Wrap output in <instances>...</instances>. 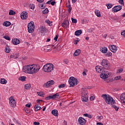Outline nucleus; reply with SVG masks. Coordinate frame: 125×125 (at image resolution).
Wrapping results in <instances>:
<instances>
[{
	"instance_id": "1",
	"label": "nucleus",
	"mask_w": 125,
	"mask_h": 125,
	"mask_svg": "<svg viewBox=\"0 0 125 125\" xmlns=\"http://www.w3.org/2000/svg\"><path fill=\"white\" fill-rule=\"evenodd\" d=\"M40 65L37 64L28 65L24 66L22 68V71L26 74H36L38 73V71H40Z\"/></svg>"
},
{
	"instance_id": "2",
	"label": "nucleus",
	"mask_w": 125,
	"mask_h": 125,
	"mask_svg": "<svg viewBox=\"0 0 125 125\" xmlns=\"http://www.w3.org/2000/svg\"><path fill=\"white\" fill-rule=\"evenodd\" d=\"M96 72H98V73H102L100 74V77L103 80L108 79V76L110 75V73L108 71L102 69L101 66L99 65H98L96 67Z\"/></svg>"
},
{
	"instance_id": "3",
	"label": "nucleus",
	"mask_w": 125,
	"mask_h": 125,
	"mask_svg": "<svg viewBox=\"0 0 125 125\" xmlns=\"http://www.w3.org/2000/svg\"><path fill=\"white\" fill-rule=\"evenodd\" d=\"M102 97L104 98V100L105 102L107 104H111V105H113V104H115V103L116 101L113 98L110 96L109 95H107L104 94L102 95Z\"/></svg>"
},
{
	"instance_id": "4",
	"label": "nucleus",
	"mask_w": 125,
	"mask_h": 125,
	"mask_svg": "<svg viewBox=\"0 0 125 125\" xmlns=\"http://www.w3.org/2000/svg\"><path fill=\"white\" fill-rule=\"evenodd\" d=\"M54 65L52 63H47L43 66L42 70L45 73H50L52 72Z\"/></svg>"
},
{
	"instance_id": "5",
	"label": "nucleus",
	"mask_w": 125,
	"mask_h": 125,
	"mask_svg": "<svg viewBox=\"0 0 125 125\" xmlns=\"http://www.w3.org/2000/svg\"><path fill=\"white\" fill-rule=\"evenodd\" d=\"M68 83L70 84V87H74L75 85L78 84V80L75 77H71L69 79Z\"/></svg>"
},
{
	"instance_id": "6",
	"label": "nucleus",
	"mask_w": 125,
	"mask_h": 125,
	"mask_svg": "<svg viewBox=\"0 0 125 125\" xmlns=\"http://www.w3.org/2000/svg\"><path fill=\"white\" fill-rule=\"evenodd\" d=\"M101 63L104 69H105V70L110 69V63H109V61H108V60L104 59Z\"/></svg>"
},
{
	"instance_id": "7",
	"label": "nucleus",
	"mask_w": 125,
	"mask_h": 125,
	"mask_svg": "<svg viewBox=\"0 0 125 125\" xmlns=\"http://www.w3.org/2000/svg\"><path fill=\"white\" fill-rule=\"evenodd\" d=\"M28 31L29 33H33L35 30V24L30 22L27 25Z\"/></svg>"
},
{
	"instance_id": "8",
	"label": "nucleus",
	"mask_w": 125,
	"mask_h": 125,
	"mask_svg": "<svg viewBox=\"0 0 125 125\" xmlns=\"http://www.w3.org/2000/svg\"><path fill=\"white\" fill-rule=\"evenodd\" d=\"M88 92L85 91L82 94V100L83 102H87L88 101Z\"/></svg>"
},
{
	"instance_id": "9",
	"label": "nucleus",
	"mask_w": 125,
	"mask_h": 125,
	"mask_svg": "<svg viewBox=\"0 0 125 125\" xmlns=\"http://www.w3.org/2000/svg\"><path fill=\"white\" fill-rule=\"evenodd\" d=\"M9 100L11 107H15L16 106V102H15V100L13 97H10Z\"/></svg>"
},
{
	"instance_id": "10",
	"label": "nucleus",
	"mask_w": 125,
	"mask_h": 125,
	"mask_svg": "<svg viewBox=\"0 0 125 125\" xmlns=\"http://www.w3.org/2000/svg\"><path fill=\"white\" fill-rule=\"evenodd\" d=\"M53 84H54V82L53 81V80H51L44 83L43 85V87L47 88V87H49L50 85H53Z\"/></svg>"
},
{
	"instance_id": "11",
	"label": "nucleus",
	"mask_w": 125,
	"mask_h": 125,
	"mask_svg": "<svg viewBox=\"0 0 125 125\" xmlns=\"http://www.w3.org/2000/svg\"><path fill=\"white\" fill-rule=\"evenodd\" d=\"M109 48L112 52H113V53H116V52H117V50H118V48L114 45H110L109 46Z\"/></svg>"
},
{
	"instance_id": "12",
	"label": "nucleus",
	"mask_w": 125,
	"mask_h": 125,
	"mask_svg": "<svg viewBox=\"0 0 125 125\" xmlns=\"http://www.w3.org/2000/svg\"><path fill=\"white\" fill-rule=\"evenodd\" d=\"M122 7H123L121 5L115 6L112 9V10L114 12H118V11H120V10H121Z\"/></svg>"
},
{
	"instance_id": "13",
	"label": "nucleus",
	"mask_w": 125,
	"mask_h": 125,
	"mask_svg": "<svg viewBox=\"0 0 125 125\" xmlns=\"http://www.w3.org/2000/svg\"><path fill=\"white\" fill-rule=\"evenodd\" d=\"M78 123L80 124V125H85V123H86V120L84 119L83 117H80L78 119Z\"/></svg>"
},
{
	"instance_id": "14",
	"label": "nucleus",
	"mask_w": 125,
	"mask_h": 125,
	"mask_svg": "<svg viewBox=\"0 0 125 125\" xmlns=\"http://www.w3.org/2000/svg\"><path fill=\"white\" fill-rule=\"evenodd\" d=\"M21 19L22 20H24L25 19H27V17H28V13L27 12H23L21 14Z\"/></svg>"
},
{
	"instance_id": "15",
	"label": "nucleus",
	"mask_w": 125,
	"mask_h": 125,
	"mask_svg": "<svg viewBox=\"0 0 125 125\" xmlns=\"http://www.w3.org/2000/svg\"><path fill=\"white\" fill-rule=\"evenodd\" d=\"M62 26L63 28H67V27H69V21L67 20H64L62 23Z\"/></svg>"
},
{
	"instance_id": "16",
	"label": "nucleus",
	"mask_w": 125,
	"mask_h": 125,
	"mask_svg": "<svg viewBox=\"0 0 125 125\" xmlns=\"http://www.w3.org/2000/svg\"><path fill=\"white\" fill-rule=\"evenodd\" d=\"M40 30L41 31V34H45L47 31V29H46L44 26H41L40 28Z\"/></svg>"
},
{
	"instance_id": "17",
	"label": "nucleus",
	"mask_w": 125,
	"mask_h": 125,
	"mask_svg": "<svg viewBox=\"0 0 125 125\" xmlns=\"http://www.w3.org/2000/svg\"><path fill=\"white\" fill-rule=\"evenodd\" d=\"M100 51H101L102 53H107V52H108V49L107 47L104 46L100 48Z\"/></svg>"
},
{
	"instance_id": "18",
	"label": "nucleus",
	"mask_w": 125,
	"mask_h": 125,
	"mask_svg": "<svg viewBox=\"0 0 125 125\" xmlns=\"http://www.w3.org/2000/svg\"><path fill=\"white\" fill-rule=\"evenodd\" d=\"M12 43H13V44L15 45L19 44V43H20V40L17 39H15L14 40H12Z\"/></svg>"
},
{
	"instance_id": "19",
	"label": "nucleus",
	"mask_w": 125,
	"mask_h": 125,
	"mask_svg": "<svg viewBox=\"0 0 125 125\" xmlns=\"http://www.w3.org/2000/svg\"><path fill=\"white\" fill-rule=\"evenodd\" d=\"M120 99L121 100V102L122 103H124L125 104V94L123 93L120 96Z\"/></svg>"
},
{
	"instance_id": "20",
	"label": "nucleus",
	"mask_w": 125,
	"mask_h": 125,
	"mask_svg": "<svg viewBox=\"0 0 125 125\" xmlns=\"http://www.w3.org/2000/svg\"><path fill=\"white\" fill-rule=\"evenodd\" d=\"M52 96V99H56V98H58V99H60V96L59 95V94L56 93L54 95H53Z\"/></svg>"
},
{
	"instance_id": "21",
	"label": "nucleus",
	"mask_w": 125,
	"mask_h": 125,
	"mask_svg": "<svg viewBox=\"0 0 125 125\" xmlns=\"http://www.w3.org/2000/svg\"><path fill=\"white\" fill-rule=\"evenodd\" d=\"M81 52H82L81 50L77 49L75 51L73 55H74V56H79V55H80V54H81Z\"/></svg>"
},
{
	"instance_id": "22",
	"label": "nucleus",
	"mask_w": 125,
	"mask_h": 125,
	"mask_svg": "<svg viewBox=\"0 0 125 125\" xmlns=\"http://www.w3.org/2000/svg\"><path fill=\"white\" fill-rule=\"evenodd\" d=\"M52 114L53 116H55L56 117H58V110L56 109H54L52 111Z\"/></svg>"
},
{
	"instance_id": "23",
	"label": "nucleus",
	"mask_w": 125,
	"mask_h": 125,
	"mask_svg": "<svg viewBox=\"0 0 125 125\" xmlns=\"http://www.w3.org/2000/svg\"><path fill=\"white\" fill-rule=\"evenodd\" d=\"M82 34H83V31H82V30H77L75 32V36H79L80 35H82Z\"/></svg>"
},
{
	"instance_id": "24",
	"label": "nucleus",
	"mask_w": 125,
	"mask_h": 125,
	"mask_svg": "<svg viewBox=\"0 0 125 125\" xmlns=\"http://www.w3.org/2000/svg\"><path fill=\"white\" fill-rule=\"evenodd\" d=\"M0 83H1L2 84H6V83H7V81H6V80H5V79L2 78V79H1V80H0Z\"/></svg>"
},
{
	"instance_id": "25",
	"label": "nucleus",
	"mask_w": 125,
	"mask_h": 125,
	"mask_svg": "<svg viewBox=\"0 0 125 125\" xmlns=\"http://www.w3.org/2000/svg\"><path fill=\"white\" fill-rule=\"evenodd\" d=\"M3 25L5 27H8L11 25V23H10L9 21H5L3 22Z\"/></svg>"
},
{
	"instance_id": "26",
	"label": "nucleus",
	"mask_w": 125,
	"mask_h": 125,
	"mask_svg": "<svg viewBox=\"0 0 125 125\" xmlns=\"http://www.w3.org/2000/svg\"><path fill=\"white\" fill-rule=\"evenodd\" d=\"M34 108L35 112H38L39 110H40L41 109V106H40V104H37L34 106Z\"/></svg>"
},
{
	"instance_id": "27",
	"label": "nucleus",
	"mask_w": 125,
	"mask_h": 125,
	"mask_svg": "<svg viewBox=\"0 0 125 125\" xmlns=\"http://www.w3.org/2000/svg\"><path fill=\"white\" fill-rule=\"evenodd\" d=\"M19 81H21V82H25V81H26V77L21 76L19 78Z\"/></svg>"
},
{
	"instance_id": "28",
	"label": "nucleus",
	"mask_w": 125,
	"mask_h": 125,
	"mask_svg": "<svg viewBox=\"0 0 125 125\" xmlns=\"http://www.w3.org/2000/svg\"><path fill=\"white\" fill-rule=\"evenodd\" d=\"M95 13L96 15H97V16L98 17H101V15L100 14V11H99V10H96L95 11Z\"/></svg>"
},
{
	"instance_id": "29",
	"label": "nucleus",
	"mask_w": 125,
	"mask_h": 125,
	"mask_svg": "<svg viewBox=\"0 0 125 125\" xmlns=\"http://www.w3.org/2000/svg\"><path fill=\"white\" fill-rule=\"evenodd\" d=\"M66 7L68 8V11L69 13H71V11H72V6L70 4H69L66 6Z\"/></svg>"
},
{
	"instance_id": "30",
	"label": "nucleus",
	"mask_w": 125,
	"mask_h": 125,
	"mask_svg": "<svg viewBox=\"0 0 125 125\" xmlns=\"http://www.w3.org/2000/svg\"><path fill=\"white\" fill-rule=\"evenodd\" d=\"M45 23H46L47 24H48V25H49V26H52V21H49V20H47L45 21Z\"/></svg>"
},
{
	"instance_id": "31",
	"label": "nucleus",
	"mask_w": 125,
	"mask_h": 125,
	"mask_svg": "<svg viewBox=\"0 0 125 125\" xmlns=\"http://www.w3.org/2000/svg\"><path fill=\"white\" fill-rule=\"evenodd\" d=\"M15 14H16V13L14 11L12 10L9 11V15H15Z\"/></svg>"
},
{
	"instance_id": "32",
	"label": "nucleus",
	"mask_w": 125,
	"mask_h": 125,
	"mask_svg": "<svg viewBox=\"0 0 125 125\" xmlns=\"http://www.w3.org/2000/svg\"><path fill=\"white\" fill-rule=\"evenodd\" d=\"M24 88L25 89H30L31 88V84H25L24 86Z\"/></svg>"
},
{
	"instance_id": "33",
	"label": "nucleus",
	"mask_w": 125,
	"mask_h": 125,
	"mask_svg": "<svg viewBox=\"0 0 125 125\" xmlns=\"http://www.w3.org/2000/svg\"><path fill=\"white\" fill-rule=\"evenodd\" d=\"M37 94L38 95H39V96L41 97H42L44 95V93H43V92H38Z\"/></svg>"
},
{
	"instance_id": "34",
	"label": "nucleus",
	"mask_w": 125,
	"mask_h": 125,
	"mask_svg": "<svg viewBox=\"0 0 125 125\" xmlns=\"http://www.w3.org/2000/svg\"><path fill=\"white\" fill-rule=\"evenodd\" d=\"M121 79H122V76H118L115 77L114 78V80L115 81H119V80H121Z\"/></svg>"
},
{
	"instance_id": "35",
	"label": "nucleus",
	"mask_w": 125,
	"mask_h": 125,
	"mask_svg": "<svg viewBox=\"0 0 125 125\" xmlns=\"http://www.w3.org/2000/svg\"><path fill=\"white\" fill-rule=\"evenodd\" d=\"M106 6L108 8V9H110V8H112V7H113V5L111 4H106Z\"/></svg>"
},
{
	"instance_id": "36",
	"label": "nucleus",
	"mask_w": 125,
	"mask_h": 125,
	"mask_svg": "<svg viewBox=\"0 0 125 125\" xmlns=\"http://www.w3.org/2000/svg\"><path fill=\"white\" fill-rule=\"evenodd\" d=\"M48 8H45V9H44V10H43V11H42V13H43V14H46V13H48Z\"/></svg>"
},
{
	"instance_id": "37",
	"label": "nucleus",
	"mask_w": 125,
	"mask_h": 125,
	"mask_svg": "<svg viewBox=\"0 0 125 125\" xmlns=\"http://www.w3.org/2000/svg\"><path fill=\"white\" fill-rule=\"evenodd\" d=\"M106 57H110L112 56V53L111 52H108L107 54H105Z\"/></svg>"
},
{
	"instance_id": "38",
	"label": "nucleus",
	"mask_w": 125,
	"mask_h": 125,
	"mask_svg": "<svg viewBox=\"0 0 125 125\" xmlns=\"http://www.w3.org/2000/svg\"><path fill=\"white\" fill-rule=\"evenodd\" d=\"M112 107L114 108L116 111H118L119 110V107H118L117 106L114 105V104H111Z\"/></svg>"
},
{
	"instance_id": "39",
	"label": "nucleus",
	"mask_w": 125,
	"mask_h": 125,
	"mask_svg": "<svg viewBox=\"0 0 125 125\" xmlns=\"http://www.w3.org/2000/svg\"><path fill=\"white\" fill-rule=\"evenodd\" d=\"M118 2L120 4H122V5H125V2L124 1V0H119Z\"/></svg>"
},
{
	"instance_id": "40",
	"label": "nucleus",
	"mask_w": 125,
	"mask_h": 125,
	"mask_svg": "<svg viewBox=\"0 0 125 125\" xmlns=\"http://www.w3.org/2000/svg\"><path fill=\"white\" fill-rule=\"evenodd\" d=\"M29 7L31 9H35V5L34 4H30L29 5Z\"/></svg>"
},
{
	"instance_id": "41",
	"label": "nucleus",
	"mask_w": 125,
	"mask_h": 125,
	"mask_svg": "<svg viewBox=\"0 0 125 125\" xmlns=\"http://www.w3.org/2000/svg\"><path fill=\"white\" fill-rule=\"evenodd\" d=\"M19 57V55L18 54H14V59H17Z\"/></svg>"
},
{
	"instance_id": "42",
	"label": "nucleus",
	"mask_w": 125,
	"mask_h": 125,
	"mask_svg": "<svg viewBox=\"0 0 125 125\" xmlns=\"http://www.w3.org/2000/svg\"><path fill=\"white\" fill-rule=\"evenodd\" d=\"M45 100H50V99H52V96H49L48 97H46L45 98Z\"/></svg>"
},
{
	"instance_id": "43",
	"label": "nucleus",
	"mask_w": 125,
	"mask_h": 125,
	"mask_svg": "<svg viewBox=\"0 0 125 125\" xmlns=\"http://www.w3.org/2000/svg\"><path fill=\"white\" fill-rule=\"evenodd\" d=\"M97 120H99V121H101L102 120V119H103V116H97Z\"/></svg>"
},
{
	"instance_id": "44",
	"label": "nucleus",
	"mask_w": 125,
	"mask_h": 125,
	"mask_svg": "<svg viewBox=\"0 0 125 125\" xmlns=\"http://www.w3.org/2000/svg\"><path fill=\"white\" fill-rule=\"evenodd\" d=\"M65 87V84H61V85H59V88H64Z\"/></svg>"
},
{
	"instance_id": "45",
	"label": "nucleus",
	"mask_w": 125,
	"mask_h": 125,
	"mask_svg": "<svg viewBox=\"0 0 125 125\" xmlns=\"http://www.w3.org/2000/svg\"><path fill=\"white\" fill-rule=\"evenodd\" d=\"M72 22V23H77L78 22V21H77V19H75L73 18H71Z\"/></svg>"
},
{
	"instance_id": "46",
	"label": "nucleus",
	"mask_w": 125,
	"mask_h": 125,
	"mask_svg": "<svg viewBox=\"0 0 125 125\" xmlns=\"http://www.w3.org/2000/svg\"><path fill=\"white\" fill-rule=\"evenodd\" d=\"M94 30V28H90L88 29V33H92Z\"/></svg>"
},
{
	"instance_id": "47",
	"label": "nucleus",
	"mask_w": 125,
	"mask_h": 125,
	"mask_svg": "<svg viewBox=\"0 0 125 125\" xmlns=\"http://www.w3.org/2000/svg\"><path fill=\"white\" fill-rule=\"evenodd\" d=\"M4 39L7 40V41H10V38L7 36H4Z\"/></svg>"
},
{
	"instance_id": "48",
	"label": "nucleus",
	"mask_w": 125,
	"mask_h": 125,
	"mask_svg": "<svg viewBox=\"0 0 125 125\" xmlns=\"http://www.w3.org/2000/svg\"><path fill=\"white\" fill-rule=\"evenodd\" d=\"M58 37H59V36L58 35H57L56 37L54 38V40L55 41V42H57V40L58 39Z\"/></svg>"
},
{
	"instance_id": "49",
	"label": "nucleus",
	"mask_w": 125,
	"mask_h": 125,
	"mask_svg": "<svg viewBox=\"0 0 125 125\" xmlns=\"http://www.w3.org/2000/svg\"><path fill=\"white\" fill-rule=\"evenodd\" d=\"M121 36H123L125 38V30L121 32Z\"/></svg>"
},
{
	"instance_id": "50",
	"label": "nucleus",
	"mask_w": 125,
	"mask_h": 125,
	"mask_svg": "<svg viewBox=\"0 0 125 125\" xmlns=\"http://www.w3.org/2000/svg\"><path fill=\"white\" fill-rule=\"evenodd\" d=\"M6 53H9L10 52V48H6Z\"/></svg>"
},
{
	"instance_id": "51",
	"label": "nucleus",
	"mask_w": 125,
	"mask_h": 125,
	"mask_svg": "<svg viewBox=\"0 0 125 125\" xmlns=\"http://www.w3.org/2000/svg\"><path fill=\"white\" fill-rule=\"evenodd\" d=\"M80 42V41H79V40H74V44H78V42Z\"/></svg>"
},
{
	"instance_id": "52",
	"label": "nucleus",
	"mask_w": 125,
	"mask_h": 125,
	"mask_svg": "<svg viewBox=\"0 0 125 125\" xmlns=\"http://www.w3.org/2000/svg\"><path fill=\"white\" fill-rule=\"evenodd\" d=\"M31 104H27L25 105L26 107H27L28 108H30L31 107Z\"/></svg>"
},
{
	"instance_id": "53",
	"label": "nucleus",
	"mask_w": 125,
	"mask_h": 125,
	"mask_svg": "<svg viewBox=\"0 0 125 125\" xmlns=\"http://www.w3.org/2000/svg\"><path fill=\"white\" fill-rule=\"evenodd\" d=\"M43 4H41V8H42V9H44V8H45V6H43Z\"/></svg>"
},
{
	"instance_id": "54",
	"label": "nucleus",
	"mask_w": 125,
	"mask_h": 125,
	"mask_svg": "<svg viewBox=\"0 0 125 125\" xmlns=\"http://www.w3.org/2000/svg\"><path fill=\"white\" fill-rule=\"evenodd\" d=\"M94 99H95V98L93 97V96H91L90 98V100H91V101H93V100H94Z\"/></svg>"
},
{
	"instance_id": "55",
	"label": "nucleus",
	"mask_w": 125,
	"mask_h": 125,
	"mask_svg": "<svg viewBox=\"0 0 125 125\" xmlns=\"http://www.w3.org/2000/svg\"><path fill=\"white\" fill-rule=\"evenodd\" d=\"M123 71H124V69L123 68H120L119 69V73H122V72H123Z\"/></svg>"
},
{
	"instance_id": "56",
	"label": "nucleus",
	"mask_w": 125,
	"mask_h": 125,
	"mask_svg": "<svg viewBox=\"0 0 125 125\" xmlns=\"http://www.w3.org/2000/svg\"><path fill=\"white\" fill-rule=\"evenodd\" d=\"M34 125H40V123L37 122H34Z\"/></svg>"
},
{
	"instance_id": "57",
	"label": "nucleus",
	"mask_w": 125,
	"mask_h": 125,
	"mask_svg": "<svg viewBox=\"0 0 125 125\" xmlns=\"http://www.w3.org/2000/svg\"><path fill=\"white\" fill-rule=\"evenodd\" d=\"M51 5H55V1H53L51 2Z\"/></svg>"
},
{
	"instance_id": "58",
	"label": "nucleus",
	"mask_w": 125,
	"mask_h": 125,
	"mask_svg": "<svg viewBox=\"0 0 125 125\" xmlns=\"http://www.w3.org/2000/svg\"><path fill=\"white\" fill-rule=\"evenodd\" d=\"M86 71H83V76H86Z\"/></svg>"
},
{
	"instance_id": "59",
	"label": "nucleus",
	"mask_w": 125,
	"mask_h": 125,
	"mask_svg": "<svg viewBox=\"0 0 125 125\" xmlns=\"http://www.w3.org/2000/svg\"><path fill=\"white\" fill-rule=\"evenodd\" d=\"M38 2H43L44 0H37Z\"/></svg>"
},
{
	"instance_id": "60",
	"label": "nucleus",
	"mask_w": 125,
	"mask_h": 125,
	"mask_svg": "<svg viewBox=\"0 0 125 125\" xmlns=\"http://www.w3.org/2000/svg\"><path fill=\"white\" fill-rule=\"evenodd\" d=\"M47 4H50L51 3V0H49L46 2Z\"/></svg>"
},
{
	"instance_id": "61",
	"label": "nucleus",
	"mask_w": 125,
	"mask_h": 125,
	"mask_svg": "<svg viewBox=\"0 0 125 125\" xmlns=\"http://www.w3.org/2000/svg\"><path fill=\"white\" fill-rule=\"evenodd\" d=\"M107 34H104V35L103 36V38H104V39H106V38H107Z\"/></svg>"
},
{
	"instance_id": "62",
	"label": "nucleus",
	"mask_w": 125,
	"mask_h": 125,
	"mask_svg": "<svg viewBox=\"0 0 125 125\" xmlns=\"http://www.w3.org/2000/svg\"><path fill=\"white\" fill-rule=\"evenodd\" d=\"M97 125H103V124L101 123H97Z\"/></svg>"
},
{
	"instance_id": "63",
	"label": "nucleus",
	"mask_w": 125,
	"mask_h": 125,
	"mask_svg": "<svg viewBox=\"0 0 125 125\" xmlns=\"http://www.w3.org/2000/svg\"><path fill=\"white\" fill-rule=\"evenodd\" d=\"M10 57V58H13L14 59V55H11Z\"/></svg>"
},
{
	"instance_id": "64",
	"label": "nucleus",
	"mask_w": 125,
	"mask_h": 125,
	"mask_svg": "<svg viewBox=\"0 0 125 125\" xmlns=\"http://www.w3.org/2000/svg\"><path fill=\"white\" fill-rule=\"evenodd\" d=\"M83 116L84 117H88V114H84Z\"/></svg>"
}]
</instances>
